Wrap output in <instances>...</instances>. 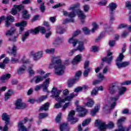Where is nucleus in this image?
<instances>
[{
    "mask_svg": "<svg viewBox=\"0 0 131 131\" xmlns=\"http://www.w3.org/2000/svg\"><path fill=\"white\" fill-rule=\"evenodd\" d=\"M39 18V15H36L34 16L33 18L32 19V22H34V21L37 20Z\"/></svg>",
    "mask_w": 131,
    "mask_h": 131,
    "instance_id": "69168bd1",
    "label": "nucleus"
},
{
    "mask_svg": "<svg viewBox=\"0 0 131 131\" xmlns=\"http://www.w3.org/2000/svg\"><path fill=\"white\" fill-rule=\"evenodd\" d=\"M51 93L52 94V95L51 96V98H53L56 101L58 102V103H57L55 104L54 108L55 109H59V108H61L62 105L61 104L63 102L62 101V98L59 96L60 94H61V91L57 90L55 87H53Z\"/></svg>",
    "mask_w": 131,
    "mask_h": 131,
    "instance_id": "20e7f679",
    "label": "nucleus"
},
{
    "mask_svg": "<svg viewBox=\"0 0 131 131\" xmlns=\"http://www.w3.org/2000/svg\"><path fill=\"white\" fill-rule=\"evenodd\" d=\"M116 42V40H110L108 42V45L111 47H114V46H115Z\"/></svg>",
    "mask_w": 131,
    "mask_h": 131,
    "instance_id": "603ef678",
    "label": "nucleus"
},
{
    "mask_svg": "<svg viewBox=\"0 0 131 131\" xmlns=\"http://www.w3.org/2000/svg\"><path fill=\"white\" fill-rule=\"evenodd\" d=\"M2 119L5 121V124H9V122L10 120V116L8 114L5 113L2 115Z\"/></svg>",
    "mask_w": 131,
    "mask_h": 131,
    "instance_id": "cd10ccee",
    "label": "nucleus"
},
{
    "mask_svg": "<svg viewBox=\"0 0 131 131\" xmlns=\"http://www.w3.org/2000/svg\"><path fill=\"white\" fill-rule=\"evenodd\" d=\"M100 107H101V105L100 104H98L97 105H96L95 107L94 110L93 111H91V115L92 116H95L97 112H98L99 110H100Z\"/></svg>",
    "mask_w": 131,
    "mask_h": 131,
    "instance_id": "2f4dec72",
    "label": "nucleus"
},
{
    "mask_svg": "<svg viewBox=\"0 0 131 131\" xmlns=\"http://www.w3.org/2000/svg\"><path fill=\"white\" fill-rule=\"evenodd\" d=\"M22 18L26 20L30 19V14H28L27 10H25L22 11Z\"/></svg>",
    "mask_w": 131,
    "mask_h": 131,
    "instance_id": "c85d7f7f",
    "label": "nucleus"
},
{
    "mask_svg": "<svg viewBox=\"0 0 131 131\" xmlns=\"http://www.w3.org/2000/svg\"><path fill=\"white\" fill-rule=\"evenodd\" d=\"M112 60H113V56H112V52L108 51L107 53V56L102 58V62H106L107 64H110L112 63Z\"/></svg>",
    "mask_w": 131,
    "mask_h": 131,
    "instance_id": "ddd939ff",
    "label": "nucleus"
},
{
    "mask_svg": "<svg viewBox=\"0 0 131 131\" xmlns=\"http://www.w3.org/2000/svg\"><path fill=\"white\" fill-rule=\"evenodd\" d=\"M62 114L61 113H59L57 116L56 117V119H55V121L56 122H60L61 121V116Z\"/></svg>",
    "mask_w": 131,
    "mask_h": 131,
    "instance_id": "864d4df0",
    "label": "nucleus"
},
{
    "mask_svg": "<svg viewBox=\"0 0 131 131\" xmlns=\"http://www.w3.org/2000/svg\"><path fill=\"white\" fill-rule=\"evenodd\" d=\"M97 76L99 80H101V81H103L105 78L104 75H103L102 73H99Z\"/></svg>",
    "mask_w": 131,
    "mask_h": 131,
    "instance_id": "6e6d98bb",
    "label": "nucleus"
},
{
    "mask_svg": "<svg viewBox=\"0 0 131 131\" xmlns=\"http://www.w3.org/2000/svg\"><path fill=\"white\" fill-rule=\"evenodd\" d=\"M118 99H119V95H117L111 98V101L113 102L111 106V110H112V109L114 108V107L116 106V101Z\"/></svg>",
    "mask_w": 131,
    "mask_h": 131,
    "instance_id": "5701e85b",
    "label": "nucleus"
},
{
    "mask_svg": "<svg viewBox=\"0 0 131 131\" xmlns=\"http://www.w3.org/2000/svg\"><path fill=\"white\" fill-rule=\"evenodd\" d=\"M77 95H75L73 93L70 94L69 96L66 97L64 99H61L62 103H65L66 101H68L69 102H70L74 98V97H76Z\"/></svg>",
    "mask_w": 131,
    "mask_h": 131,
    "instance_id": "bb28decb",
    "label": "nucleus"
},
{
    "mask_svg": "<svg viewBox=\"0 0 131 131\" xmlns=\"http://www.w3.org/2000/svg\"><path fill=\"white\" fill-rule=\"evenodd\" d=\"M28 120L29 121H30V122H31L33 121V119L31 118L28 120V118L26 117L24 119V123L22 122V121L19 122L18 123V130H21V131H29V128H26V127H25V126H24V123H26L27 122Z\"/></svg>",
    "mask_w": 131,
    "mask_h": 131,
    "instance_id": "6e6552de",
    "label": "nucleus"
},
{
    "mask_svg": "<svg viewBox=\"0 0 131 131\" xmlns=\"http://www.w3.org/2000/svg\"><path fill=\"white\" fill-rule=\"evenodd\" d=\"M31 68H32V67L29 68V73L30 74V76H32V75L34 74V71L32 70Z\"/></svg>",
    "mask_w": 131,
    "mask_h": 131,
    "instance_id": "338daca9",
    "label": "nucleus"
},
{
    "mask_svg": "<svg viewBox=\"0 0 131 131\" xmlns=\"http://www.w3.org/2000/svg\"><path fill=\"white\" fill-rule=\"evenodd\" d=\"M106 4H107V1L105 0H102L99 2L98 3V5H99V6H106Z\"/></svg>",
    "mask_w": 131,
    "mask_h": 131,
    "instance_id": "680f3d73",
    "label": "nucleus"
},
{
    "mask_svg": "<svg viewBox=\"0 0 131 131\" xmlns=\"http://www.w3.org/2000/svg\"><path fill=\"white\" fill-rule=\"evenodd\" d=\"M68 128V124L66 123H63L60 125L59 128L60 131L69 130Z\"/></svg>",
    "mask_w": 131,
    "mask_h": 131,
    "instance_id": "7c9ffc66",
    "label": "nucleus"
},
{
    "mask_svg": "<svg viewBox=\"0 0 131 131\" xmlns=\"http://www.w3.org/2000/svg\"><path fill=\"white\" fill-rule=\"evenodd\" d=\"M95 124L98 125V129L101 131H105L106 128H113L114 127L113 122H110L108 124H106V122L101 120H96L95 121Z\"/></svg>",
    "mask_w": 131,
    "mask_h": 131,
    "instance_id": "39448f33",
    "label": "nucleus"
},
{
    "mask_svg": "<svg viewBox=\"0 0 131 131\" xmlns=\"http://www.w3.org/2000/svg\"><path fill=\"white\" fill-rule=\"evenodd\" d=\"M31 55L33 57V59L34 61H38L40 58H42V55H43V51H40L37 53H35L34 51H32L31 52Z\"/></svg>",
    "mask_w": 131,
    "mask_h": 131,
    "instance_id": "4468645a",
    "label": "nucleus"
},
{
    "mask_svg": "<svg viewBox=\"0 0 131 131\" xmlns=\"http://www.w3.org/2000/svg\"><path fill=\"white\" fill-rule=\"evenodd\" d=\"M77 111L78 112H81V113L79 114V116L81 117H83V116L86 114V112H88V111L85 110V108L81 106H77Z\"/></svg>",
    "mask_w": 131,
    "mask_h": 131,
    "instance_id": "aec40b11",
    "label": "nucleus"
},
{
    "mask_svg": "<svg viewBox=\"0 0 131 131\" xmlns=\"http://www.w3.org/2000/svg\"><path fill=\"white\" fill-rule=\"evenodd\" d=\"M45 53H46L47 54H53V53H55V49L51 48L46 49L45 50Z\"/></svg>",
    "mask_w": 131,
    "mask_h": 131,
    "instance_id": "de8ad7c7",
    "label": "nucleus"
},
{
    "mask_svg": "<svg viewBox=\"0 0 131 131\" xmlns=\"http://www.w3.org/2000/svg\"><path fill=\"white\" fill-rule=\"evenodd\" d=\"M15 31H16V29L14 28H11V29L8 31H7L6 33V35L11 36L13 35L14 33H15Z\"/></svg>",
    "mask_w": 131,
    "mask_h": 131,
    "instance_id": "c9c22d12",
    "label": "nucleus"
},
{
    "mask_svg": "<svg viewBox=\"0 0 131 131\" xmlns=\"http://www.w3.org/2000/svg\"><path fill=\"white\" fill-rule=\"evenodd\" d=\"M9 54L12 55L11 57V62L13 64H15L16 63H19V57H17V48L15 45L13 46L12 49L9 48V51H8Z\"/></svg>",
    "mask_w": 131,
    "mask_h": 131,
    "instance_id": "0eeeda50",
    "label": "nucleus"
},
{
    "mask_svg": "<svg viewBox=\"0 0 131 131\" xmlns=\"http://www.w3.org/2000/svg\"><path fill=\"white\" fill-rule=\"evenodd\" d=\"M21 10H24V6L22 5H14V7L11 10V14L12 15H16L17 12H20Z\"/></svg>",
    "mask_w": 131,
    "mask_h": 131,
    "instance_id": "f3484780",
    "label": "nucleus"
},
{
    "mask_svg": "<svg viewBox=\"0 0 131 131\" xmlns=\"http://www.w3.org/2000/svg\"><path fill=\"white\" fill-rule=\"evenodd\" d=\"M9 124H5V125L4 127L0 126V130L1 131H8L9 130V127H8Z\"/></svg>",
    "mask_w": 131,
    "mask_h": 131,
    "instance_id": "c03bdc74",
    "label": "nucleus"
},
{
    "mask_svg": "<svg viewBox=\"0 0 131 131\" xmlns=\"http://www.w3.org/2000/svg\"><path fill=\"white\" fill-rule=\"evenodd\" d=\"M74 115H75V112L73 110L71 111L69 114L68 120L69 121L72 120V121L71 122V124H75V123H76V122L78 121V119L73 117Z\"/></svg>",
    "mask_w": 131,
    "mask_h": 131,
    "instance_id": "dca6fc26",
    "label": "nucleus"
},
{
    "mask_svg": "<svg viewBox=\"0 0 131 131\" xmlns=\"http://www.w3.org/2000/svg\"><path fill=\"white\" fill-rule=\"evenodd\" d=\"M30 62L28 59H25V58H23L20 61V63L23 64V66L19 68V70L17 71L18 74H21L23 71L26 70V64H28Z\"/></svg>",
    "mask_w": 131,
    "mask_h": 131,
    "instance_id": "9d476101",
    "label": "nucleus"
},
{
    "mask_svg": "<svg viewBox=\"0 0 131 131\" xmlns=\"http://www.w3.org/2000/svg\"><path fill=\"white\" fill-rule=\"evenodd\" d=\"M81 31L79 30H76L73 34V37L72 38H73L74 39V36H77V35H78V34H80L81 33Z\"/></svg>",
    "mask_w": 131,
    "mask_h": 131,
    "instance_id": "13d9d810",
    "label": "nucleus"
},
{
    "mask_svg": "<svg viewBox=\"0 0 131 131\" xmlns=\"http://www.w3.org/2000/svg\"><path fill=\"white\" fill-rule=\"evenodd\" d=\"M65 31H66V30L65 29H63L62 27L60 26L58 27V29L57 30V33H59V34H63Z\"/></svg>",
    "mask_w": 131,
    "mask_h": 131,
    "instance_id": "ea45409f",
    "label": "nucleus"
},
{
    "mask_svg": "<svg viewBox=\"0 0 131 131\" xmlns=\"http://www.w3.org/2000/svg\"><path fill=\"white\" fill-rule=\"evenodd\" d=\"M5 26L6 27L8 28L10 27V25H11V23L10 22H14V17H13L11 15H9L6 18H5Z\"/></svg>",
    "mask_w": 131,
    "mask_h": 131,
    "instance_id": "6ab92c4d",
    "label": "nucleus"
},
{
    "mask_svg": "<svg viewBox=\"0 0 131 131\" xmlns=\"http://www.w3.org/2000/svg\"><path fill=\"white\" fill-rule=\"evenodd\" d=\"M16 109H24L26 108V104L21 99H18L15 103Z\"/></svg>",
    "mask_w": 131,
    "mask_h": 131,
    "instance_id": "a211bd4d",
    "label": "nucleus"
},
{
    "mask_svg": "<svg viewBox=\"0 0 131 131\" xmlns=\"http://www.w3.org/2000/svg\"><path fill=\"white\" fill-rule=\"evenodd\" d=\"M47 98H48V96L47 95H45V96H40V97L38 98L37 99V103H41V102L45 101V100H46V99H47Z\"/></svg>",
    "mask_w": 131,
    "mask_h": 131,
    "instance_id": "58836bf2",
    "label": "nucleus"
},
{
    "mask_svg": "<svg viewBox=\"0 0 131 131\" xmlns=\"http://www.w3.org/2000/svg\"><path fill=\"white\" fill-rule=\"evenodd\" d=\"M40 10L42 13H43L46 11V7H45V4L41 3L40 6Z\"/></svg>",
    "mask_w": 131,
    "mask_h": 131,
    "instance_id": "4d7b16f0",
    "label": "nucleus"
},
{
    "mask_svg": "<svg viewBox=\"0 0 131 131\" xmlns=\"http://www.w3.org/2000/svg\"><path fill=\"white\" fill-rule=\"evenodd\" d=\"M127 27V25L124 24H121L118 26L117 29H122V28H125Z\"/></svg>",
    "mask_w": 131,
    "mask_h": 131,
    "instance_id": "bf43d9fd",
    "label": "nucleus"
},
{
    "mask_svg": "<svg viewBox=\"0 0 131 131\" xmlns=\"http://www.w3.org/2000/svg\"><path fill=\"white\" fill-rule=\"evenodd\" d=\"M125 6L127 8V9H128V10H130L131 9V1H127L125 2Z\"/></svg>",
    "mask_w": 131,
    "mask_h": 131,
    "instance_id": "09e8293b",
    "label": "nucleus"
},
{
    "mask_svg": "<svg viewBox=\"0 0 131 131\" xmlns=\"http://www.w3.org/2000/svg\"><path fill=\"white\" fill-rule=\"evenodd\" d=\"M27 25V21H23L21 23H16L15 26H16V27H20L21 26H23L24 27H25Z\"/></svg>",
    "mask_w": 131,
    "mask_h": 131,
    "instance_id": "e433bc0d",
    "label": "nucleus"
},
{
    "mask_svg": "<svg viewBox=\"0 0 131 131\" xmlns=\"http://www.w3.org/2000/svg\"><path fill=\"white\" fill-rule=\"evenodd\" d=\"M62 42H64V39L61 37H57L55 38L53 45H54L55 47H57L58 45H61Z\"/></svg>",
    "mask_w": 131,
    "mask_h": 131,
    "instance_id": "a878e982",
    "label": "nucleus"
},
{
    "mask_svg": "<svg viewBox=\"0 0 131 131\" xmlns=\"http://www.w3.org/2000/svg\"><path fill=\"white\" fill-rule=\"evenodd\" d=\"M49 74L50 73L46 74L44 76H36L31 80L30 82L32 83L33 81H35V83H38V82L42 81L43 79H46L47 77H49Z\"/></svg>",
    "mask_w": 131,
    "mask_h": 131,
    "instance_id": "9b49d317",
    "label": "nucleus"
},
{
    "mask_svg": "<svg viewBox=\"0 0 131 131\" xmlns=\"http://www.w3.org/2000/svg\"><path fill=\"white\" fill-rule=\"evenodd\" d=\"M81 71H78L75 75V78H72L70 79L68 81V88H71L72 86H73V84H74V82L77 80V79H79V77L81 76Z\"/></svg>",
    "mask_w": 131,
    "mask_h": 131,
    "instance_id": "1a4fd4ad",
    "label": "nucleus"
},
{
    "mask_svg": "<svg viewBox=\"0 0 131 131\" xmlns=\"http://www.w3.org/2000/svg\"><path fill=\"white\" fill-rule=\"evenodd\" d=\"M50 84V78H48L45 80L42 84L43 88V92H47L48 91V88Z\"/></svg>",
    "mask_w": 131,
    "mask_h": 131,
    "instance_id": "b1692460",
    "label": "nucleus"
},
{
    "mask_svg": "<svg viewBox=\"0 0 131 131\" xmlns=\"http://www.w3.org/2000/svg\"><path fill=\"white\" fill-rule=\"evenodd\" d=\"M79 6H80L79 3L73 4L68 8V10L69 11H72V12H68L66 11H63V16L70 18V19L67 18L63 20V24H67V23H69V22L74 23V19L73 18L76 17V14H77L79 18L80 19L81 23H84V19L86 18V15L83 13V11L80 9H77V8H79Z\"/></svg>",
    "mask_w": 131,
    "mask_h": 131,
    "instance_id": "f257e3e1",
    "label": "nucleus"
},
{
    "mask_svg": "<svg viewBox=\"0 0 131 131\" xmlns=\"http://www.w3.org/2000/svg\"><path fill=\"white\" fill-rule=\"evenodd\" d=\"M70 102H68L65 103V104L64 105V106L62 107V110L63 111H65V110H66V109H67V108L69 107V106H70Z\"/></svg>",
    "mask_w": 131,
    "mask_h": 131,
    "instance_id": "0e129e2a",
    "label": "nucleus"
},
{
    "mask_svg": "<svg viewBox=\"0 0 131 131\" xmlns=\"http://www.w3.org/2000/svg\"><path fill=\"white\" fill-rule=\"evenodd\" d=\"M118 89H119L118 83H113L109 85L108 90L110 94H113L116 93V91L118 90Z\"/></svg>",
    "mask_w": 131,
    "mask_h": 131,
    "instance_id": "2eb2a0df",
    "label": "nucleus"
},
{
    "mask_svg": "<svg viewBox=\"0 0 131 131\" xmlns=\"http://www.w3.org/2000/svg\"><path fill=\"white\" fill-rule=\"evenodd\" d=\"M126 46L125 45L123 46L122 48V53H120L119 56L117 57L116 60V65L117 66L118 68H124V67H126V66H128L129 65V61H124L122 62V60H123L124 58V55H123V53L125 52L126 50Z\"/></svg>",
    "mask_w": 131,
    "mask_h": 131,
    "instance_id": "7ed1b4c3",
    "label": "nucleus"
},
{
    "mask_svg": "<svg viewBox=\"0 0 131 131\" xmlns=\"http://www.w3.org/2000/svg\"><path fill=\"white\" fill-rule=\"evenodd\" d=\"M69 43H72L73 47H75L77 43H78V46L76 49V51H79L80 53H82L85 48H84V46L83 45V42L77 40V39H74L73 38H71L69 40Z\"/></svg>",
    "mask_w": 131,
    "mask_h": 131,
    "instance_id": "423d86ee",
    "label": "nucleus"
},
{
    "mask_svg": "<svg viewBox=\"0 0 131 131\" xmlns=\"http://www.w3.org/2000/svg\"><path fill=\"white\" fill-rule=\"evenodd\" d=\"M28 32H29V34L31 33L32 34H37V33L39 32V29L38 27H37L34 29L28 30Z\"/></svg>",
    "mask_w": 131,
    "mask_h": 131,
    "instance_id": "f704fd0d",
    "label": "nucleus"
},
{
    "mask_svg": "<svg viewBox=\"0 0 131 131\" xmlns=\"http://www.w3.org/2000/svg\"><path fill=\"white\" fill-rule=\"evenodd\" d=\"M86 106L89 107L90 108H92L93 106H94V100L91 98L88 99V102L86 103Z\"/></svg>",
    "mask_w": 131,
    "mask_h": 131,
    "instance_id": "4c0bfd02",
    "label": "nucleus"
},
{
    "mask_svg": "<svg viewBox=\"0 0 131 131\" xmlns=\"http://www.w3.org/2000/svg\"><path fill=\"white\" fill-rule=\"evenodd\" d=\"M88 89H89V86H88L87 85L79 86L74 90V92L75 93H78V92H81V91H82V90H88Z\"/></svg>",
    "mask_w": 131,
    "mask_h": 131,
    "instance_id": "72a5a7b5",
    "label": "nucleus"
},
{
    "mask_svg": "<svg viewBox=\"0 0 131 131\" xmlns=\"http://www.w3.org/2000/svg\"><path fill=\"white\" fill-rule=\"evenodd\" d=\"M98 86H96L92 91L91 96H96L98 95Z\"/></svg>",
    "mask_w": 131,
    "mask_h": 131,
    "instance_id": "37998d69",
    "label": "nucleus"
},
{
    "mask_svg": "<svg viewBox=\"0 0 131 131\" xmlns=\"http://www.w3.org/2000/svg\"><path fill=\"white\" fill-rule=\"evenodd\" d=\"M131 84V80L130 81H125V82H123L122 83V85H128Z\"/></svg>",
    "mask_w": 131,
    "mask_h": 131,
    "instance_id": "774afa93",
    "label": "nucleus"
},
{
    "mask_svg": "<svg viewBox=\"0 0 131 131\" xmlns=\"http://www.w3.org/2000/svg\"><path fill=\"white\" fill-rule=\"evenodd\" d=\"M10 92H11V91L9 90L8 92L5 94V101H8V100H9V99H10V96H12V94H11V93H10Z\"/></svg>",
    "mask_w": 131,
    "mask_h": 131,
    "instance_id": "49530a36",
    "label": "nucleus"
},
{
    "mask_svg": "<svg viewBox=\"0 0 131 131\" xmlns=\"http://www.w3.org/2000/svg\"><path fill=\"white\" fill-rule=\"evenodd\" d=\"M125 92H126V88L121 87L119 92V96H122V95H123Z\"/></svg>",
    "mask_w": 131,
    "mask_h": 131,
    "instance_id": "79ce46f5",
    "label": "nucleus"
},
{
    "mask_svg": "<svg viewBox=\"0 0 131 131\" xmlns=\"http://www.w3.org/2000/svg\"><path fill=\"white\" fill-rule=\"evenodd\" d=\"M82 30H83V32H84L85 34H90V30H89V29H88V28H83Z\"/></svg>",
    "mask_w": 131,
    "mask_h": 131,
    "instance_id": "e2e57ef3",
    "label": "nucleus"
},
{
    "mask_svg": "<svg viewBox=\"0 0 131 131\" xmlns=\"http://www.w3.org/2000/svg\"><path fill=\"white\" fill-rule=\"evenodd\" d=\"M81 58H82L81 54H79L76 56L72 61V64H73V65L78 64V63L81 61Z\"/></svg>",
    "mask_w": 131,
    "mask_h": 131,
    "instance_id": "393cba45",
    "label": "nucleus"
},
{
    "mask_svg": "<svg viewBox=\"0 0 131 131\" xmlns=\"http://www.w3.org/2000/svg\"><path fill=\"white\" fill-rule=\"evenodd\" d=\"M39 117L41 119H42L43 118H46V117H48V114L47 113H40L39 114Z\"/></svg>",
    "mask_w": 131,
    "mask_h": 131,
    "instance_id": "8fccbe9b",
    "label": "nucleus"
},
{
    "mask_svg": "<svg viewBox=\"0 0 131 131\" xmlns=\"http://www.w3.org/2000/svg\"><path fill=\"white\" fill-rule=\"evenodd\" d=\"M38 28H39V31H40L41 33H42V34H45V33H46V29H45V27H39Z\"/></svg>",
    "mask_w": 131,
    "mask_h": 131,
    "instance_id": "052dcab7",
    "label": "nucleus"
},
{
    "mask_svg": "<svg viewBox=\"0 0 131 131\" xmlns=\"http://www.w3.org/2000/svg\"><path fill=\"white\" fill-rule=\"evenodd\" d=\"M104 65V63L102 62L101 63L100 67L97 68L95 69V72L96 73H98L100 72V70L103 68V66Z\"/></svg>",
    "mask_w": 131,
    "mask_h": 131,
    "instance_id": "5fc2aeb1",
    "label": "nucleus"
},
{
    "mask_svg": "<svg viewBox=\"0 0 131 131\" xmlns=\"http://www.w3.org/2000/svg\"><path fill=\"white\" fill-rule=\"evenodd\" d=\"M93 29H92L91 31L94 33L98 28H99V25H97L96 23H93L92 24Z\"/></svg>",
    "mask_w": 131,
    "mask_h": 131,
    "instance_id": "a19ab883",
    "label": "nucleus"
},
{
    "mask_svg": "<svg viewBox=\"0 0 131 131\" xmlns=\"http://www.w3.org/2000/svg\"><path fill=\"white\" fill-rule=\"evenodd\" d=\"M90 66V61L89 60L85 61L84 64V69L85 70L83 72L84 77H88L89 74L91 72L92 68L89 67Z\"/></svg>",
    "mask_w": 131,
    "mask_h": 131,
    "instance_id": "f8f14e48",
    "label": "nucleus"
},
{
    "mask_svg": "<svg viewBox=\"0 0 131 131\" xmlns=\"http://www.w3.org/2000/svg\"><path fill=\"white\" fill-rule=\"evenodd\" d=\"M28 37H29V32L27 31L21 35V41L25 42L28 39Z\"/></svg>",
    "mask_w": 131,
    "mask_h": 131,
    "instance_id": "c756f323",
    "label": "nucleus"
},
{
    "mask_svg": "<svg viewBox=\"0 0 131 131\" xmlns=\"http://www.w3.org/2000/svg\"><path fill=\"white\" fill-rule=\"evenodd\" d=\"M10 78H11V74L7 73L3 75L0 77V81L5 83V82H6L8 79H10Z\"/></svg>",
    "mask_w": 131,
    "mask_h": 131,
    "instance_id": "4be33fe9",
    "label": "nucleus"
},
{
    "mask_svg": "<svg viewBox=\"0 0 131 131\" xmlns=\"http://www.w3.org/2000/svg\"><path fill=\"white\" fill-rule=\"evenodd\" d=\"M83 8L84 12H85V13H88L89 11H90V5H85L83 6Z\"/></svg>",
    "mask_w": 131,
    "mask_h": 131,
    "instance_id": "3c124183",
    "label": "nucleus"
},
{
    "mask_svg": "<svg viewBox=\"0 0 131 131\" xmlns=\"http://www.w3.org/2000/svg\"><path fill=\"white\" fill-rule=\"evenodd\" d=\"M91 122V118H88L83 121L82 125V126H85Z\"/></svg>",
    "mask_w": 131,
    "mask_h": 131,
    "instance_id": "a18cd8bd",
    "label": "nucleus"
},
{
    "mask_svg": "<svg viewBox=\"0 0 131 131\" xmlns=\"http://www.w3.org/2000/svg\"><path fill=\"white\" fill-rule=\"evenodd\" d=\"M49 107H50V103L47 102L40 107L39 111H43V110L47 111V110H49Z\"/></svg>",
    "mask_w": 131,
    "mask_h": 131,
    "instance_id": "473e14b6",
    "label": "nucleus"
},
{
    "mask_svg": "<svg viewBox=\"0 0 131 131\" xmlns=\"http://www.w3.org/2000/svg\"><path fill=\"white\" fill-rule=\"evenodd\" d=\"M108 7L110 8V15H114V11H115V9L117 8V4L114 3H112L110 4H109Z\"/></svg>",
    "mask_w": 131,
    "mask_h": 131,
    "instance_id": "412c9836",
    "label": "nucleus"
},
{
    "mask_svg": "<svg viewBox=\"0 0 131 131\" xmlns=\"http://www.w3.org/2000/svg\"><path fill=\"white\" fill-rule=\"evenodd\" d=\"M49 68H54L55 70V74L57 75H62L64 73L65 66L62 64V60L58 57H54L51 60V64L49 66Z\"/></svg>",
    "mask_w": 131,
    "mask_h": 131,
    "instance_id": "f03ea898",
    "label": "nucleus"
}]
</instances>
